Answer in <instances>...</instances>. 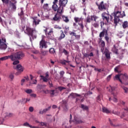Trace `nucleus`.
Masks as SVG:
<instances>
[{
  "mask_svg": "<svg viewBox=\"0 0 128 128\" xmlns=\"http://www.w3.org/2000/svg\"><path fill=\"white\" fill-rule=\"evenodd\" d=\"M68 4V0H54L52 8L54 12H58L59 14H62L64 8Z\"/></svg>",
  "mask_w": 128,
  "mask_h": 128,
  "instance_id": "obj_1",
  "label": "nucleus"
},
{
  "mask_svg": "<svg viewBox=\"0 0 128 128\" xmlns=\"http://www.w3.org/2000/svg\"><path fill=\"white\" fill-rule=\"evenodd\" d=\"M112 16H114V24L115 26H118V23L120 22V18H122L124 16H126V14H124V11L122 14L121 12L116 11L113 12Z\"/></svg>",
  "mask_w": 128,
  "mask_h": 128,
  "instance_id": "obj_2",
  "label": "nucleus"
},
{
  "mask_svg": "<svg viewBox=\"0 0 128 128\" xmlns=\"http://www.w3.org/2000/svg\"><path fill=\"white\" fill-rule=\"evenodd\" d=\"M10 56H12L13 57L14 60H12V62H14V60H22V58H24V54L22 52H16L14 54V55L12 54Z\"/></svg>",
  "mask_w": 128,
  "mask_h": 128,
  "instance_id": "obj_3",
  "label": "nucleus"
},
{
  "mask_svg": "<svg viewBox=\"0 0 128 128\" xmlns=\"http://www.w3.org/2000/svg\"><path fill=\"white\" fill-rule=\"evenodd\" d=\"M69 34L71 36V40L70 41V42H74V40H80V34H76V30H74V32H70Z\"/></svg>",
  "mask_w": 128,
  "mask_h": 128,
  "instance_id": "obj_4",
  "label": "nucleus"
},
{
  "mask_svg": "<svg viewBox=\"0 0 128 128\" xmlns=\"http://www.w3.org/2000/svg\"><path fill=\"white\" fill-rule=\"evenodd\" d=\"M124 76V78H126V82H127L128 84V74H126V73L124 74H116V76H115V78L116 80H119V82H121V84H124L122 82V80H120V76Z\"/></svg>",
  "mask_w": 128,
  "mask_h": 128,
  "instance_id": "obj_5",
  "label": "nucleus"
},
{
  "mask_svg": "<svg viewBox=\"0 0 128 128\" xmlns=\"http://www.w3.org/2000/svg\"><path fill=\"white\" fill-rule=\"evenodd\" d=\"M96 5L98 6V9L100 12H102V10H106V4L104 3V1H102L100 4H98V2H96Z\"/></svg>",
  "mask_w": 128,
  "mask_h": 128,
  "instance_id": "obj_6",
  "label": "nucleus"
},
{
  "mask_svg": "<svg viewBox=\"0 0 128 128\" xmlns=\"http://www.w3.org/2000/svg\"><path fill=\"white\" fill-rule=\"evenodd\" d=\"M100 18H98V16H95V15H93V16H88L86 18V22H90L91 20H94V22H96L98 21V20Z\"/></svg>",
  "mask_w": 128,
  "mask_h": 128,
  "instance_id": "obj_7",
  "label": "nucleus"
},
{
  "mask_svg": "<svg viewBox=\"0 0 128 128\" xmlns=\"http://www.w3.org/2000/svg\"><path fill=\"white\" fill-rule=\"evenodd\" d=\"M102 18L104 22H106L107 24L110 22V14L104 12L102 14Z\"/></svg>",
  "mask_w": 128,
  "mask_h": 128,
  "instance_id": "obj_8",
  "label": "nucleus"
},
{
  "mask_svg": "<svg viewBox=\"0 0 128 128\" xmlns=\"http://www.w3.org/2000/svg\"><path fill=\"white\" fill-rule=\"evenodd\" d=\"M62 12H64L63 10L62 13H60L57 11V13L55 14L53 18V20L54 22H60V20H62Z\"/></svg>",
  "mask_w": 128,
  "mask_h": 128,
  "instance_id": "obj_9",
  "label": "nucleus"
},
{
  "mask_svg": "<svg viewBox=\"0 0 128 128\" xmlns=\"http://www.w3.org/2000/svg\"><path fill=\"white\" fill-rule=\"evenodd\" d=\"M46 36H42V40L40 42V48H48V45H46V40H44V38Z\"/></svg>",
  "mask_w": 128,
  "mask_h": 128,
  "instance_id": "obj_10",
  "label": "nucleus"
},
{
  "mask_svg": "<svg viewBox=\"0 0 128 128\" xmlns=\"http://www.w3.org/2000/svg\"><path fill=\"white\" fill-rule=\"evenodd\" d=\"M15 68L18 70V72L16 73V76L24 72V68H22V66L20 64H18Z\"/></svg>",
  "mask_w": 128,
  "mask_h": 128,
  "instance_id": "obj_11",
  "label": "nucleus"
},
{
  "mask_svg": "<svg viewBox=\"0 0 128 128\" xmlns=\"http://www.w3.org/2000/svg\"><path fill=\"white\" fill-rule=\"evenodd\" d=\"M44 30L46 36H48V38H50V36L54 34V30H52V28L50 29L49 32H48V28H46Z\"/></svg>",
  "mask_w": 128,
  "mask_h": 128,
  "instance_id": "obj_12",
  "label": "nucleus"
},
{
  "mask_svg": "<svg viewBox=\"0 0 128 128\" xmlns=\"http://www.w3.org/2000/svg\"><path fill=\"white\" fill-rule=\"evenodd\" d=\"M62 107L63 108V112H66L68 110V102H66V100H62Z\"/></svg>",
  "mask_w": 128,
  "mask_h": 128,
  "instance_id": "obj_13",
  "label": "nucleus"
},
{
  "mask_svg": "<svg viewBox=\"0 0 128 128\" xmlns=\"http://www.w3.org/2000/svg\"><path fill=\"white\" fill-rule=\"evenodd\" d=\"M8 58H10L11 60H14V57L12 56H4L0 58V62H4V60H8Z\"/></svg>",
  "mask_w": 128,
  "mask_h": 128,
  "instance_id": "obj_14",
  "label": "nucleus"
},
{
  "mask_svg": "<svg viewBox=\"0 0 128 128\" xmlns=\"http://www.w3.org/2000/svg\"><path fill=\"white\" fill-rule=\"evenodd\" d=\"M58 93V90H57V88H55L54 90H49V94L52 97L54 96H56V94Z\"/></svg>",
  "mask_w": 128,
  "mask_h": 128,
  "instance_id": "obj_15",
  "label": "nucleus"
},
{
  "mask_svg": "<svg viewBox=\"0 0 128 128\" xmlns=\"http://www.w3.org/2000/svg\"><path fill=\"white\" fill-rule=\"evenodd\" d=\"M26 32L28 34V36H32V32H34V29L30 28V27H26Z\"/></svg>",
  "mask_w": 128,
  "mask_h": 128,
  "instance_id": "obj_16",
  "label": "nucleus"
},
{
  "mask_svg": "<svg viewBox=\"0 0 128 128\" xmlns=\"http://www.w3.org/2000/svg\"><path fill=\"white\" fill-rule=\"evenodd\" d=\"M46 86L45 84H38L36 86V90L38 92H42V91H40V90H42L44 88H46Z\"/></svg>",
  "mask_w": 128,
  "mask_h": 128,
  "instance_id": "obj_17",
  "label": "nucleus"
},
{
  "mask_svg": "<svg viewBox=\"0 0 128 128\" xmlns=\"http://www.w3.org/2000/svg\"><path fill=\"white\" fill-rule=\"evenodd\" d=\"M21 12L18 14V16H20V20H24V8H20Z\"/></svg>",
  "mask_w": 128,
  "mask_h": 128,
  "instance_id": "obj_18",
  "label": "nucleus"
},
{
  "mask_svg": "<svg viewBox=\"0 0 128 128\" xmlns=\"http://www.w3.org/2000/svg\"><path fill=\"white\" fill-rule=\"evenodd\" d=\"M51 108H52V106H50L48 108L44 109L42 110H40V112H39V114H46V112H48V110H50Z\"/></svg>",
  "mask_w": 128,
  "mask_h": 128,
  "instance_id": "obj_19",
  "label": "nucleus"
},
{
  "mask_svg": "<svg viewBox=\"0 0 128 128\" xmlns=\"http://www.w3.org/2000/svg\"><path fill=\"white\" fill-rule=\"evenodd\" d=\"M60 64H62L63 66H66V63L69 64V62H70V61L68 60H66L64 59H62L60 60Z\"/></svg>",
  "mask_w": 128,
  "mask_h": 128,
  "instance_id": "obj_20",
  "label": "nucleus"
},
{
  "mask_svg": "<svg viewBox=\"0 0 128 128\" xmlns=\"http://www.w3.org/2000/svg\"><path fill=\"white\" fill-rule=\"evenodd\" d=\"M61 50H62V52L66 56H67L66 60H68V56L70 55V52L66 50L65 48H62Z\"/></svg>",
  "mask_w": 128,
  "mask_h": 128,
  "instance_id": "obj_21",
  "label": "nucleus"
},
{
  "mask_svg": "<svg viewBox=\"0 0 128 128\" xmlns=\"http://www.w3.org/2000/svg\"><path fill=\"white\" fill-rule=\"evenodd\" d=\"M60 36L58 38V40L60 41L62 40L64 38H66V34H64V31L62 30H60Z\"/></svg>",
  "mask_w": 128,
  "mask_h": 128,
  "instance_id": "obj_22",
  "label": "nucleus"
},
{
  "mask_svg": "<svg viewBox=\"0 0 128 128\" xmlns=\"http://www.w3.org/2000/svg\"><path fill=\"white\" fill-rule=\"evenodd\" d=\"M108 34V30L106 29L103 30L102 32H100V38H104V34Z\"/></svg>",
  "mask_w": 128,
  "mask_h": 128,
  "instance_id": "obj_23",
  "label": "nucleus"
},
{
  "mask_svg": "<svg viewBox=\"0 0 128 128\" xmlns=\"http://www.w3.org/2000/svg\"><path fill=\"white\" fill-rule=\"evenodd\" d=\"M83 20L84 19L82 18H80L78 17H74V20L75 22H76V23L78 22V24L79 22H83Z\"/></svg>",
  "mask_w": 128,
  "mask_h": 128,
  "instance_id": "obj_24",
  "label": "nucleus"
},
{
  "mask_svg": "<svg viewBox=\"0 0 128 128\" xmlns=\"http://www.w3.org/2000/svg\"><path fill=\"white\" fill-rule=\"evenodd\" d=\"M7 46H8L6 45V43H4V42H1V44H0V48L1 50H6Z\"/></svg>",
  "mask_w": 128,
  "mask_h": 128,
  "instance_id": "obj_25",
  "label": "nucleus"
},
{
  "mask_svg": "<svg viewBox=\"0 0 128 128\" xmlns=\"http://www.w3.org/2000/svg\"><path fill=\"white\" fill-rule=\"evenodd\" d=\"M112 52L116 54H118V50L116 48V45H114L113 48H112Z\"/></svg>",
  "mask_w": 128,
  "mask_h": 128,
  "instance_id": "obj_26",
  "label": "nucleus"
},
{
  "mask_svg": "<svg viewBox=\"0 0 128 128\" xmlns=\"http://www.w3.org/2000/svg\"><path fill=\"white\" fill-rule=\"evenodd\" d=\"M16 2H11L10 4V6H11L12 10L14 12H16Z\"/></svg>",
  "mask_w": 128,
  "mask_h": 128,
  "instance_id": "obj_27",
  "label": "nucleus"
},
{
  "mask_svg": "<svg viewBox=\"0 0 128 128\" xmlns=\"http://www.w3.org/2000/svg\"><path fill=\"white\" fill-rule=\"evenodd\" d=\"M30 80H32V84H36L38 82V81L36 80V79L32 80V78H34V76L32 74L30 75Z\"/></svg>",
  "mask_w": 128,
  "mask_h": 128,
  "instance_id": "obj_28",
  "label": "nucleus"
},
{
  "mask_svg": "<svg viewBox=\"0 0 128 128\" xmlns=\"http://www.w3.org/2000/svg\"><path fill=\"white\" fill-rule=\"evenodd\" d=\"M100 42L101 44L100 46H102V48H101V50H102H102H104V46H106V42H104V41L102 40V38H100Z\"/></svg>",
  "mask_w": 128,
  "mask_h": 128,
  "instance_id": "obj_29",
  "label": "nucleus"
},
{
  "mask_svg": "<svg viewBox=\"0 0 128 128\" xmlns=\"http://www.w3.org/2000/svg\"><path fill=\"white\" fill-rule=\"evenodd\" d=\"M105 56L107 60H110V52L108 51L105 52Z\"/></svg>",
  "mask_w": 128,
  "mask_h": 128,
  "instance_id": "obj_30",
  "label": "nucleus"
},
{
  "mask_svg": "<svg viewBox=\"0 0 128 128\" xmlns=\"http://www.w3.org/2000/svg\"><path fill=\"white\" fill-rule=\"evenodd\" d=\"M110 90H109V92H112V94L114 95V96H116V94H114V90H116V87L114 86H110Z\"/></svg>",
  "mask_w": 128,
  "mask_h": 128,
  "instance_id": "obj_31",
  "label": "nucleus"
},
{
  "mask_svg": "<svg viewBox=\"0 0 128 128\" xmlns=\"http://www.w3.org/2000/svg\"><path fill=\"white\" fill-rule=\"evenodd\" d=\"M24 126H27L28 128H36L35 126H32L30 125L28 122H26L23 124Z\"/></svg>",
  "mask_w": 128,
  "mask_h": 128,
  "instance_id": "obj_32",
  "label": "nucleus"
},
{
  "mask_svg": "<svg viewBox=\"0 0 128 128\" xmlns=\"http://www.w3.org/2000/svg\"><path fill=\"white\" fill-rule=\"evenodd\" d=\"M102 112H104L105 114H110V112L106 107H102Z\"/></svg>",
  "mask_w": 128,
  "mask_h": 128,
  "instance_id": "obj_33",
  "label": "nucleus"
},
{
  "mask_svg": "<svg viewBox=\"0 0 128 128\" xmlns=\"http://www.w3.org/2000/svg\"><path fill=\"white\" fill-rule=\"evenodd\" d=\"M62 18L64 20V22H70V20H68V18L67 16H62Z\"/></svg>",
  "mask_w": 128,
  "mask_h": 128,
  "instance_id": "obj_34",
  "label": "nucleus"
},
{
  "mask_svg": "<svg viewBox=\"0 0 128 128\" xmlns=\"http://www.w3.org/2000/svg\"><path fill=\"white\" fill-rule=\"evenodd\" d=\"M81 108H82L84 110H88V107L86 106H84V104L80 105Z\"/></svg>",
  "mask_w": 128,
  "mask_h": 128,
  "instance_id": "obj_35",
  "label": "nucleus"
},
{
  "mask_svg": "<svg viewBox=\"0 0 128 128\" xmlns=\"http://www.w3.org/2000/svg\"><path fill=\"white\" fill-rule=\"evenodd\" d=\"M122 26L123 28H128V22L127 21H124L122 24Z\"/></svg>",
  "mask_w": 128,
  "mask_h": 128,
  "instance_id": "obj_36",
  "label": "nucleus"
},
{
  "mask_svg": "<svg viewBox=\"0 0 128 128\" xmlns=\"http://www.w3.org/2000/svg\"><path fill=\"white\" fill-rule=\"evenodd\" d=\"M43 82H48V78L46 77H45L44 76H40Z\"/></svg>",
  "mask_w": 128,
  "mask_h": 128,
  "instance_id": "obj_37",
  "label": "nucleus"
},
{
  "mask_svg": "<svg viewBox=\"0 0 128 128\" xmlns=\"http://www.w3.org/2000/svg\"><path fill=\"white\" fill-rule=\"evenodd\" d=\"M9 78L11 80H14V73L10 72L9 74Z\"/></svg>",
  "mask_w": 128,
  "mask_h": 128,
  "instance_id": "obj_38",
  "label": "nucleus"
},
{
  "mask_svg": "<svg viewBox=\"0 0 128 128\" xmlns=\"http://www.w3.org/2000/svg\"><path fill=\"white\" fill-rule=\"evenodd\" d=\"M49 52L50 54H54L56 52V50H54V48H50L49 50Z\"/></svg>",
  "mask_w": 128,
  "mask_h": 128,
  "instance_id": "obj_39",
  "label": "nucleus"
},
{
  "mask_svg": "<svg viewBox=\"0 0 128 128\" xmlns=\"http://www.w3.org/2000/svg\"><path fill=\"white\" fill-rule=\"evenodd\" d=\"M78 24L80 26L82 30H84V21H82V22L78 23Z\"/></svg>",
  "mask_w": 128,
  "mask_h": 128,
  "instance_id": "obj_40",
  "label": "nucleus"
},
{
  "mask_svg": "<svg viewBox=\"0 0 128 128\" xmlns=\"http://www.w3.org/2000/svg\"><path fill=\"white\" fill-rule=\"evenodd\" d=\"M57 88V90H60V92L66 89V88L64 87H62V86H58V88Z\"/></svg>",
  "mask_w": 128,
  "mask_h": 128,
  "instance_id": "obj_41",
  "label": "nucleus"
},
{
  "mask_svg": "<svg viewBox=\"0 0 128 128\" xmlns=\"http://www.w3.org/2000/svg\"><path fill=\"white\" fill-rule=\"evenodd\" d=\"M41 54H42V56H48V51H42L41 52Z\"/></svg>",
  "mask_w": 128,
  "mask_h": 128,
  "instance_id": "obj_42",
  "label": "nucleus"
},
{
  "mask_svg": "<svg viewBox=\"0 0 128 128\" xmlns=\"http://www.w3.org/2000/svg\"><path fill=\"white\" fill-rule=\"evenodd\" d=\"M122 88L124 90L125 94H128V88L124 86H122Z\"/></svg>",
  "mask_w": 128,
  "mask_h": 128,
  "instance_id": "obj_43",
  "label": "nucleus"
},
{
  "mask_svg": "<svg viewBox=\"0 0 128 128\" xmlns=\"http://www.w3.org/2000/svg\"><path fill=\"white\" fill-rule=\"evenodd\" d=\"M24 92L26 94H32V89H27V90H25Z\"/></svg>",
  "mask_w": 128,
  "mask_h": 128,
  "instance_id": "obj_44",
  "label": "nucleus"
},
{
  "mask_svg": "<svg viewBox=\"0 0 128 128\" xmlns=\"http://www.w3.org/2000/svg\"><path fill=\"white\" fill-rule=\"evenodd\" d=\"M6 116H8V118H12V114L10 112L5 113Z\"/></svg>",
  "mask_w": 128,
  "mask_h": 128,
  "instance_id": "obj_45",
  "label": "nucleus"
},
{
  "mask_svg": "<svg viewBox=\"0 0 128 128\" xmlns=\"http://www.w3.org/2000/svg\"><path fill=\"white\" fill-rule=\"evenodd\" d=\"M112 114H116V116H120V112L113 110L112 111Z\"/></svg>",
  "mask_w": 128,
  "mask_h": 128,
  "instance_id": "obj_46",
  "label": "nucleus"
},
{
  "mask_svg": "<svg viewBox=\"0 0 128 128\" xmlns=\"http://www.w3.org/2000/svg\"><path fill=\"white\" fill-rule=\"evenodd\" d=\"M43 8L44 10H48V4H44L43 6Z\"/></svg>",
  "mask_w": 128,
  "mask_h": 128,
  "instance_id": "obj_47",
  "label": "nucleus"
},
{
  "mask_svg": "<svg viewBox=\"0 0 128 128\" xmlns=\"http://www.w3.org/2000/svg\"><path fill=\"white\" fill-rule=\"evenodd\" d=\"M40 20H38L37 21H34L33 24H34L35 26H38V24H40Z\"/></svg>",
  "mask_w": 128,
  "mask_h": 128,
  "instance_id": "obj_48",
  "label": "nucleus"
},
{
  "mask_svg": "<svg viewBox=\"0 0 128 128\" xmlns=\"http://www.w3.org/2000/svg\"><path fill=\"white\" fill-rule=\"evenodd\" d=\"M20 64V61L18 60H14V62L12 63V64H14V66H16V64Z\"/></svg>",
  "mask_w": 128,
  "mask_h": 128,
  "instance_id": "obj_49",
  "label": "nucleus"
},
{
  "mask_svg": "<svg viewBox=\"0 0 128 128\" xmlns=\"http://www.w3.org/2000/svg\"><path fill=\"white\" fill-rule=\"evenodd\" d=\"M90 56V54L88 53H85L84 54L83 58H88Z\"/></svg>",
  "mask_w": 128,
  "mask_h": 128,
  "instance_id": "obj_50",
  "label": "nucleus"
},
{
  "mask_svg": "<svg viewBox=\"0 0 128 128\" xmlns=\"http://www.w3.org/2000/svg\"><path fill=\"white\" fill-rule=\"evenodd\" d=\"M6 40L5 38H2V40H0V44H2V42H4V44H6Z\"/></svg>",
  "mask_w": 128,
  "mask_h": 128,
  "instance_id": "obj_51",
  "label": "nucleus"
},
{
  "mask_svg": "<svg viewBox=\"0 0 128 128\" xmlns=\"http://www.w3.org/2000/svg\"><path fill=\"white\" fill-rule=\"evenodd\" d=\"M92 26L94 28H98V24L97 22L92 24Z\"/></svg>",
  "mask_w": 128,
  "mask_h": 128,
  "instance_id": "obj_52",
  "label": "nucleus"
},
{
  "mask_svg": "<svg viewBox=\"0 0 128 128\" xmlns=\"http://www.w3.org/2000/svg\"><path fill=\"white\" fill-rule=\"evenodd\" d=\"M3 4H8L9 0H2Z\"/></svg>",
  "mask_w": 128,
  "mask_h": 128,
  "instance_id": "obj_53",
  "label": "nucleus"
},
{
  "mask_svg": "<svg viewBox=\"0 0 128 128\" xmlns=\"http://www.w3.org/2000/svg\"><path fill=\"white\" fill-rule=\"evenodd\" d=\"M105 40L107 42H108L110 40V38H108V34L106 35Z\"/></svg>",
  "mask_w": 128,
  "mask_h": 128,
  "instance_id": "obj_54",
  "label": "nucleus"
},
{
  "mask_svg": "<svg viewBox=\"0 0 128 128\" xmlns=\"http://www.w3.org/2000/svg\"><path fill=\"white\" fill-rule=\"evenodd\" d=\"M72 96V98H76V94L74 93H71L70 96H68V98H70V96Z\"/></svg>",
  "mask_w": 128,
  "mask_h": 128,
  "instance_id": "obj_55",
  "label": "nucleus"
},
{
  "mask_svg": "<svg viewBox=\"0 0 128 128\" xmlns=\"http://www.w3.org/2000/svg\"><path fill=\"white\" fill-rule=\"evenodd\" d=\"M116 96H114V97L112 98V100L114 102H118V98H116Z\"/></svg>",
  "mask_w": 128,
  "mask_h": 128,
  "instance_id": "obj_56",
  "label": "nucleus"
},
{
  "mask_svg": "<svg viewBox=\"0 0 128 128\" xmlns=\"http://www.w3.org/2000/svg\"><path fill=\"white\" fill-rule=\"evenodd\" d=\"M24 100H26V99H22V100H19L18 101V102L20 103L21 104H24Z\"/></svg>",
  "mask_w": 128,
  "mask_h": 128,
  "instance_id": "obj_57",
  "label": "nucleus"
},
{
  "mask_svg": "<svg viewBox=\"0 0 128 128\" xmlns=\"http://www.w3.org/2000/svg\"><path fill=\"white\" fill-rule=\"evenodd\" d=\"M42 92H44V94H50V90H43Z\"/></svg>",
  "mask_w": 128,
  "mask_h": 128,
  "instance_id": "obj_58",
  "label": "nucleus"
},
{
  "mask_svg": "<svg viewBox=\"0 0 128 128\" xmlns=\"http://www.w3.org/2000/svg\"><path fill=\"white\" fill-rule=\"evenodd\" d=\"M29 112H34V107L30 106L29 108Z\"/></svg>",
  "mask_w": 128,
  "mask_h": 128,
  "instance_id": "obj_59",
  "label": "nucleus"
},
{
  "mask_svg": "<svg viewBox=\"0 0 128 128\" xmlns=\"http://www.w3.org/2000/svg\"><path fill=\"white\" fill-rule=\"evenodd\" d=\"M118 68H120L118 66H116L114 68V72H118Z\"/></svg>",
  "mask_w": 128,
  "mask_h": 128,
  "instance_id": "obj_60",
  "label": "nucleus"
},
{
  "mask_svg": "<svg viewBox=\"0 0 128 128\" xmlns=\"http://www.w3.org/2000/svg\"><path fill=\"white\" fill-rule=\"evenodd\" d=\"M33 20V22H34L38 21V17H33L32 18Z\"/></svg>",
  "mask_w": 128,
  "mask_h": 128,
  "instance_id": "obj_61",
  "label": "nucleus"
},
{
  "mask_svg": "<svg viewBox=\"0 0 128 128\" xmlns=\"http://www.w3.org/2000/svg\"><path fill=\"white\" fill-rule=\"evenodd\" d=\"M54 28H58V30H62V27H60V26H58V25H56L54 26Z\"/></svg>",
  "mask_w": 128,
  "mask_h": 128,
  "instance_id": "obj_62",
  "label": "nucleus"
},
{
  "mask_svg": "<svg viewBox=\"0 0 128 128\" xmlns=\"http://www.w3.org/2000/svg\"><path fill=\"white\" fill-rule=\"evenodd\" d=\"M60 76H63L64 74V71H61L60 72Z\"/></svg>",
  "mask_w": 128,
  "mask_h": 128,
  "instance_id": "obj_63",
  "label": "nucleus"
},
{
  "mask_svg": "<svg viewBox=\"0 0 128 128\" xmlns=\"http://www.w3.org/2000/svg\"><path fill=\"white\" fill-rule=\"evenodd\" d=\"M96 98L98 102L100 101V95L98 96Z\"/></svg>",
  "mask_w": 128,
  "mask_h": 128,
  "instance_id": "obj_64",
  "label": "nucleus"
}]
</instances>
